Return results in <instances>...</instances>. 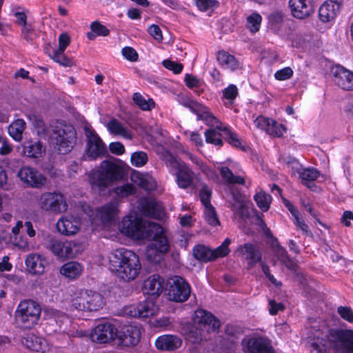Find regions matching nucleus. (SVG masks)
<instances>
[{"label": "nucleus", "instance_id": "nucleus-32", "mask_svg": "<svg viewBox=\"0 0 353 353\" xmlns=\"http://www.w3.org/2000/svg\"><path fill=\"white\" fill-rule=\"evenodd\" d=\"M106 127L112 134L119 135L127 139L132 138L131 132L116 119H110Z\"/></svg>", "mask_w": 353, "mask_h": 353}, {"label": "nucleus", "instance_id": "nucleus-20", "mask_svg": "<svg viewBox=\"0 0 353 353\" xmlns=\"http://www.w3.org/2000/svg\"><path fill=\"white\" fill-rule=\"evenodd\" d=\"M57 228L62 234L70 236L75 234L80 229L79 218L74 216H65L61 218L57 223Z\"/></svg>", "mask_w": 353, "mask_h": 353}, {"label": "nucleus", "instance_id": "nucleus-2", "mask_svg": "<svg viewBox=\"0 0 353 353\" xmlns=\"http://www.w3.org/2000/svg\"><path fill=\"white\" fill-rule=\"evenodd\" d=\"M124 172L121 166L116 163L105 160L99 168L91 170L88 174V181L92 189L101 194L105 191L112 182L121 179Z\"/></svg>", "mask_w": 353, "mask_h": 353}, {"label": "nucleus", "instance_id": "nucleus-17", "mask_svg": "<svg viewBox=\"0 0 353 353\" xmlns=\"http://www.w3.org/2000/svg\"><path fill=\"white\" fill-rule=\"evenodd\" d=\"M158 307L152 301L147 300L139 303L137 305H130L124 309V312L132 317L148 318L154 315Z\"/></svg>", "mask_w": 353, "mask_h": 353}, {"label": "nucleus", "instance_id": "nucleus-63", "mask_svg": "<svg viewBox=\"0 0 353 353\" xmlns=\"http://www.w3.org/2000/svg\"><path fill=\"white\" fill-rule=\"evenodd\" d=\"M271 122V119L266 118L262 115L259 116L254 120V123L258 128H260L263 130L267 132L268 128L270 125V123Z\"/></svg>", "mask_w": 353, "mask_h": 353}, {"label": "nucleus", "instance_id": "nucleus-34", "mask_svg": "<svg viewBox=\"0 0 353 353\" xmlns=\"http://www.w3.org/2000/svg\"><path fill=\"white\" fill-rule=\"evenodd\" d=\"M83 271V266L78 262L70 261L65 263L60 269V273L69 279L79 276Z\"/></svg>", "mask_w": 353, "mask_h": 353}, {"label": "nucleus", "instance_id": "nucleus-57", "mask_svg": "<svg viewBox=\"0 0 353 353\" xmlns=\"http://www.w3.org/2000/svg\"><path fill=\"white\" fill-rule=\"evenodd\" d=\"M76 245L72 241L63 242V257L62 258H72L76 255V250L74 248Z\"/></svg>", "mask_w": 353, "mask_h": 353}, {"label": "nucleus", "instance_id": "nucleus-47", "mask_svg": "<svg viewBox=\"0 0 353 353\" xmlns=\"http://www.w3.org/2000/svg\"><path fill=\"white\" fill-rule=\"evenodd\" d=\"M199 198L203 203L205 206L211 205L210 199L212 196V189L205 183H201L200 184Z\"/></svg>", "mask_w": 353, "mask_h": 353}, {"label": "nucleus", "instance_id": "nucleus-41", "mask_svg": "<svg viewBox=\"0 0 353 353\" xmlns=\"http://www.w3.org/2000/svg\"><path fill=\"white\" fill-rule=\"evenodd\" d=\"M132 100L134 103L142 110L150 111L155 106V103L150 98L145 99L139 92L133 94Z\"/></svg>", "mask_w": 353, "mask_h": 353}, {"label": "nucleus", "instance_id": "nucleus-50", "mask_svg": "<svg viewBox=\"0 0 353 353\" xmlns=\"http://www.w3.org/2000/svg\"><path fill=\"white\" fill-rule=\"evenodd\" d=\"M222 132L224 133L225 139L230 144L234 147H239L241 144L237 134L226 127H223Z\"/></svg>", "mask_w": 353, "mask_h": 353}, {"label": "nucleus", "instance_id": "nucleus-19", "mask_svg": "<svg viewBox=\"0 0 353 353\" xmlns=\"http://www.w3.org/2000/svg\"><path fill=\"white\" fill-rule=\"evenodd\" d=\"M142 221L133 216H125L119 225V230L125 235L139 239Z\"/></svg>", "mask_w": 353, "mask_h": 353}, {"label": "nucleus", "instance_id": "nucleus-7", "mask_svg": "<svg viewBox=\"0 0 353 353\" xmlns=\"http://www.w3.org/2000/svg\"><path fill=\"white\" fill-rule=\"evenodd\" d=\"M105 304L101 294L91 290H80L72 300L71 307L79 311H97Z\"/></svg>", "mask_w": 353, "mask_h": 353}, {"label": "nucleus", "instance_id": "nucleus-25", "mask_svg": "<svg viewBox=\"0 0 353 353\" xmlns=\"http://www.w3.org/2000/svg\"><path fill=\"white\" fill-rule=\"evenodd\" d=\"M22 153L24 156L31 159H38L42 157L46 150L41 141L38 140H28L22 144Z\"/></svg>", "mask_w": 353, "mask_h": 353}, {"label": "nucleus", "instance_id": "nucleus-44", "mask_svg": "<svg viewBox=\"0 0 353 353\" xmlns=\"http://www.w3.org/2000/svg\"><path fill=\"white\" fill-rule=\"evenodd\" d=\"M303 183L309 186L307 182L314 181L319 176V172L314 168H303L298 171Z\"/></svg>", "mask_w": 353, "mask_h": 353}, {"label": "nucleus", "instance_id": "nucleus-23", "mask_svg": "<svg viewBox=\"0 0 353 353\" xmlns=\"http://www.w3.org/2000/svg\"><path fill=\"white\" fill-rule=\"evenodd\" d=\"M164 280L159 274L149 276L143 283V290L145 294L155 297L158 296L163 290Z\"/></svg>", "mask_w": 353, "mask_h": 353}, {"label": "nucleus", "instance_id": "nucleus-48", "mask_svg": "<svg viewBox=\"0 0 353 353\" xmlns=\"http://www.w3.org/2000/svg\"><path fill=\"white\" fill-rule=\"evenodd\" d=\"M51 58L57 63L65 67H71L74 65L72 59L66 57L64 54V52L54 50Z\"/></svg>", "mask_w": 353, "mask_h": 353}, {"label": "nucleus", "instance_id": "nucleus-10", "mask_svg": "<svg viewBox=\"0 0 353 353\" xmlns=\"http://www.w3.org/2000/svg\"><path fill=\"white\" fill-rule=\"evenodd\" d=\"M17 176L26 185L39 188L46 181V177L37 170L29 166H23L17 172Z\"/></svg>", "mask_w": 353, "mask_h": 353}, {"label": "nucleus", "instance_id": "nucleus-33", "mask_svg": "<svg viewBox=\"0 0 353 353\" xmlns=\"http://www.w3.org/2000/svg\"><path fill=\"white\" fill-rule=\"evenodd\" d=\"M230 194L232 201H230V206L233 211L238 212L241 216H247L248 212L245 208L242 194L234 188H231Z\"/></svg>", "mask_w": 353, "mask_h": 353}, {"label": "nucleus", "instance_id": "nucleus-54", "mask_svg": "<svg viewBox=\"0 0 353 353\" xmlns=\"http://www.w3.org/2000/svg\"><path fill=\"white\" fill-rule=\"evenodd\" d=\"M90 29L97 36L105 37L110 34V30L98 21H95L90 24Z\"/></svg>", "mask_w": 353, "mask_h": 353}, {"label": "nucleus", "instance_id": "nucleus-29", "mask_svg": "<svg viewBox=\"0 0 353 353\" xmlns=\"http://www.w3.org/2000/svg\"><path fill=\"white\" fill-rule=\"evenodd\" d=\"M156 347L159 350H174L181 345V340L174 335H163L157 338Z\"/></svg>", "mask_w": 353, "mask_h": 353}, {"label": "nucleus", "instance_id": "nucleus-49", "mask_svg": "<svg viewBox=\"0 0 353 353\" xmlns=\"http://www.w3.org/2000/svg\"><path fill=\"white\" fill-rule=\"evenodd\" d=\"M262 18L260 14L253 13L247 18V28L252 32L259 30Z\"/></svg>", "mask_w": 353, "mask_h": 353}, {"label": "nucleus", "instance_id": "nucleus-15", "mask_svg": "<svg viewBox=\"0 0 353 353\" xmlns=\"http://www.w3.org/2000/svg\"><path fill=\"white\" fill-rule=\"evenodd\" d=\"M186 107L197 115L198 120L205 121L210 128H220L221 123L209 111V109L196 101H191L185 103Z\"/></svg>", "mask_w": 353, "mask_h": 353}, {"label": "nucleus", "instance_id": "nucleus-9", "mask_svg": "<svg viewBox=\"0 0 353 353\" xmlns=\"http://www.w3.org/2000/svg\"><path fill=\"white\" fill-rule=\"evenodd\" d=\"M168 295L169 299L182 303L188 299L190 295V286L186 281L180 276H174L168 281Z\"/></svg>", "mask_w": 353, "mask_h": 353}, {"label": "nucleus", "instance_id": "nucleus-22", "mask_svg": "<svg viewBox=\"0 0 353 353\" xmlns=\"http://www.w3.org/2000/svg\"><path fill=\"white\" fill-rule=\"evenodd\" d=\"M289 6L293 17L299 19L309 17L313 12L310 0H290Z\"/></svg>", "mask_w": 353, "mask_h": 353}, {"label": "nucleus", "instance_id": "nucleus-30", "mask_svg": "<svg viewBox=\"0 0 353 353\" xmlns=\"http://www.w3.org/2000/svg\"><path fill=\"white\" fill-rule=\"evenodd\" d=\"M118 213V203L111 201L101 208L99 216L103 223H110L117 219Z\"/></svg>", "mask_w": 353, "mask_h": 353}, {"label": "nucleus", "instance_id": "nucleus-11", "mask_svg": "<svg viewBox=\"0 0 353 353\" xmlns=\"http://www.w3.org/2000/svg\"><path fill=\"white\" fill-rule=\"evenodd\" d=\"M39 205L43 210L54 212H64L68 208L63 195L55 192L43 194L40 198Z\"/></svg>", "mask_w": 353, "mask_h": 353}, {"label": "nucleus", "instance_id": "nucleus-58", "mask_svg": "<svg viewBox=\"0 0 353 353\" xmlns=\"http://www.w3.org/2000/svg\"><path fill=\"white\" fill-rule=\"evenodd\" d=\"M292 74V69L290 67H286L276 71L274 74V77L279 81H284L290 79Z\"/></svg>", "mask_w": 353, "mask_h": 353}, {"label": "nucleus", "instance_id": "nucleus-61", "mask_svg": "<svg viewBox=\"0 0 353 353\" xmlns=\"http://www.w3.org/2000/svg\"><path fill=\"white\" fill-rule=\"evenodd\" d=\"M10 239L13 244L21 249H26L28 248V242L27 238L23 236L21 234L15 236H10Z\"/></svg>", "mask_w": 353, "mask_h": 353}, {"label": "nucleus", "instance_id": "nucleus-1", "mask_svg": "<svg viewBox=\"0 0 353 353\" xmlns=\"http://www.w3.org/2000/svg\"><path fill=\"white\" fill-rule=\"evenodd\" d=\"M110 268L118 277L125 281L134 280L139 274V256L132 251L120 248L109 255Z\"/></svg>", "mask_w": 353, "mask_h": 353}, {"label": "nucleus", "instance_id": "nucleus-42", "mask_svg": "<svg viewBox=\"0 0 353 353\" xmlns=\"http://www.w3.org/2000/svg\"><path fill=\"white\" fill-rule=\"evenodd\" d=\"M269 24L271 30L279 33L283 21V14L280 11H275L268 16Z\"/></svg>", "mask_w": 353, "mask_h": 353}, {"label": "nucleus", "instance_id": "nucleus-62", "mask_svg": "<svg viewBox=\"0 0 353 353\" xmlns=\"http://www.w3.org/2000/svg\"><path fill=\"white\" fill-rule=\"evenodd\" d=\"M123 56L130 61H136L138 59V54L137 51L132 47H124L122 49Z\"/></svg>", "mask_w": 353, "mask_h": 353}, {"label": "nucleus", "instance_id": "nucleus-4", "mask_svg": "<svg viewBox=\"0 0 353 353\" xmlns=\"http://www.w3.org/2000/svg\"><path fill=\"white\" fill-rule=\"evenodd\" d=\"M59 154L69 152L76 144L77 132L72 125L59 123L53 127L51 134Z\"/></svg>", "mask_w": 353, "mask_h": 353}, {"label": "nucleus", "instance_id": "nucleus-12", "mask_svg": "<svg viewBox=\"0 0 353 353\" xmlns=\"http://www.w3.org/2000/svg\"><path fill=\"white\" fill-rule=\"evenodd\" d=\"M192 321L204 329L206 332H217L221 325L219 320L214 315L203 309L194 312Z\"/></svg>", "mask_w": 353, "mask_h": 353}, {"label": "nucleus", "instance_id": "nucleus-28", "mask_svg": "<svg viewBox=\"0 0 353 353\" xmlns=\"http://www.w3.org/2000/svg\"><path fill=\"white\" fill-rule=\"evenodd\" d=\"M248 349L250 353H274L269 341L261 337L250 339Z\"/></svg>", "mask_w": 353, "mask_h": 353}, {"label": "nucleus", "instance_id": "nucleus-38", "mask_svg": "<svg viewBox=\"0 0 353 353\" xmlns=\"http://www.w3.org/2000/svg\"><path fill=\"white\" fill-rule=\"evenodd\" d=\"M223 128L221 126L220 128H209L206 130L204 133L205 141L214 145L222 146V139L224 136V133L222 132Z\"/></svg>", "mask_w": 353, "mask_h": 353}, {"label": "nucleus", "instance_id": "nucleus-51", "mask_svg": "<svg viewBox=\"0 0 353 353\" xmlns=\"http://www.w3.org/2000/svg\"><path fill=\"white\" fill-rule=\"evenodd\" d=\"M285 128L283 125L278 123L275 121L271 119V122L270 123V125L268 128L267 133L270 135L276 136V137H281L284 132H285Z\"/></svg>", "mask_w": 353, "mask_h": 353}, {"label": "nucleus", "instance_id": "nucleus-31", "mask_svg": "<svg viewBox=\"0 0 353 353\" xmlns=\"http://www.w3.org/2000/svg\"><path fill=\"white\" fill-rule=\"evenodd\" d=\"M185 332L187 339L193 343H199L205 339L206 331L193 321L186 326Z\"/></svg>", "mask_w": 353, "mask_h": 353}, {"label": "nucleus", "instance_id": "nucleus-55", "mask_svg": "<svg viewBox=\"0 0 353 353\" xmlns=\"http://www.w3.org/2000/svg\"><path fill=\"white\" fill-rule=\"evenodd\" d=\"M196 6L201 11H207L219 6V2L216 0H197Z\"/></svg>", "mask_w": 353, "mask_h": 353}, {"label": "nucleus", "instance_id": "nucleus-59", "mask_svg": "<svg viewBox=\"0 0 353 353\" xmlns=\"http://www.w3.org/2000/svg\"><path fill=\"white\" fill-rule=\"evenodd\" d=\"M163 65L168 70H172L174 74H179L183 70V65L167 59L163 61Z\"/></svg>", "mask_w": 353, "mask_h": 353}, {"label": "nucleus", "instance_id": "nucleus-64", "mask_svg": "<svg viewBox=\"0 0 353 353\" xmlns=\"http://www.w3.org/2000/svg\"><path fill=\"white\" fill-rule=\"evenodd\" d=\"M238 94V89L236 85L232 84L223 90V96L229 100H234Z\"/></svg>", "mask_w": 353, "mask_h": 353}, {"label": "nucleus", "instance_id": "nucleus-53", "mask_svg": "<svg viewBox=\"0 0 353 353\" xmlns=\"http://www.w3.org/2000/svg\"><path fill=\"white\" fill-rule=\"evenodd\" d=\"M114 192L121 197H125L134 194L136 192V188L132 184L127 183L117 187Z\"/></svg>", "mask_w": 353, "mask_h": 353}, {"label": "nucleus", "instance_id": "nucleus-60", "mask_svg": "<svg viewBox=\"0 0 353 353\" xmlns=\"http://www.w3.org/2000/svg\"><path fill=\"white\" fill-rule=\"evenodd\" d=\"M337 312L342 319L350 323L353 322V311L350 307L340 306L338 307Z\"/></svg>", "mask_w": 353, "mask_h": 353}, {"label": "nucleus", "instance_id": "nucleus-36", "mask_svg": "<svg viewBox=\"0 0 353 353\" xmlns=\"http://www.w3.org/2000/svg\"><path fill=\"white\" fill-rule=\"evenodd\" d=\"M169 248L170 245L168 239L163 233V234H160L159 236L154 239L153 242L148 247V254L150 256L152 254L151 252L154 251L160 253H165L169 250Z\"/></svg>", "mask_w": 353, "mask_h": 353}, {"label": "nucleus", "instance_id": "nucleus-5", "mask_svg": "<svg viewBox=\"0 0 353 353\" xmlns=\"http://www.w3.org/2000/svg\"><path fill=\"white\" fill-rule=\"evenodd\" d=\"M161 158L167 166L176 170V181L179 188L186 189L192 185L194 173L183 161L167 150L162 153Z\"/></svg>", "mask_w": 353, "mask_h": 353}, {"label": "nucleus", "instance_id": "nucleus-14", "mask_svg": "<svg viewBox=\"0 0 353 353\" xmlns=\"http://www.w3.org/2000/svg\"><path fill=\"white\" fill-rule=\"evenodd\" d=\"M117 336L114 325L110 323L98 324L91 332L90 339L93 342L106 343L114 340Z\"/></svg>", "mask_w": 353, "mask_h": 353}, {"label": "nucleus", "instance_id": "nucleus-6", "mask_svg": "<svg viewBox=\"0 0 353 353\" xmlns=\"http://www.w3.org/2000/svg\"><path fill=\"white\" fill-rule=\"evenodd\" d=\"M326 337L329 347L334 353H353V330L330 329Z\"/></svg>", "mask_w": 353, "mask_h": 353}, {"label": "nucleus", "instance_id": "nucleus-40", "mask_svg": "<svg viewBox=\"0 0 353 353\" xmlns=\"http://www.w3.org/2000/svg\"><path fill=\"white\" fill-rule=\"evenodd\" d=\"M193 256L198 261L202 262H208L213 261L212 250L203 245H197L193 249Z\"/></svg>", "mask_w": 353, "mask_h": 353}, {"label": "nucleus", "instance_id": "nucleus-37", "mask_svg": "<svg viewBox=\"0 0 353 353\" xmlns=\"http://www.w3.org/2000/svg\"><path fill=\"white\" fill-rule=\"evenodd\" d=\"M216 59L221 65L231 70H235L240 67V63L236 59L225 51H219Z\"/></svg>", "mask_w": 353, "mask_h": 353}, {"label": "nucleus", "instance_id": "nucleus-46", "mask_svg": "<svg viewBox=\"0 0 353 353\" xmlns=\"http://www.w3.org/2000/svg\"><path fill=\"white\" fill-rule=\"evenodd\" d=\"M204 217L205 220L208 223V224L212 226H216L220 225V221L218 219L216 210L212 205L205 207Z\"/></svg>", "mask_w": 353, "mask_h": 353}, {"label": "nucleus", "instance_id": "nucleus-26", "mask_svg": "<svg viewBox=\"0 0 353 353\" xmlns=\"http://www.w3.org/2000/svg\"><path fill=\"white\" fill-rule=\"evenodd\" d=\"M340 4L332 1L323 3L319 10V16L323 22H328L334 19L339 10Z\"/></svg>", "mask_w": 353, "mask_h": 353}, {"label": "nucleus", "instance_id": "nucleus-52", "mask_svg": "<svg viewBox=\"0 0 353 353\" xmlns=\"http://www.w3.org/2000/svg\"><path fill=\"white\" fill-rule=\"evenodd\" d=\"M148 162V155L144 152H135L131 155V163L134 166L141 167Z\"/></svg>", "mask_w": 353, "mask_h": 353}, {"label": "nucleus", "instance_id": "nucleus-27", "mask_svg": "<svg viewBox=\"0 0 353 353\" xmlns=\"http://www.w3.org/2000/svg\"><path fill=\"white\" fill-rule=\"evenodd\" d=\"M26 265L28 270L34 274H41L45 270L46 261L38 254L32 253L26 259Z\"/></svg>", "mask_w": 353, "mask_h": 353}, {"label": "nucleus", "instance_id": "nucleus-3", "mask_svg": "<svg viewBox=\"0 0 353 353\" xmlns=\"http://www.w3.org/2000/svg\"><path fill=\"white\" fill-rule=\"evenodd\" d=\"M41 312V307L37 302L32 300L22 301L15 312L17 323L24 330L31 329L38 323Z\"/></svg>", "mask_w": 353, "mask_h": 353}, {"label": "nucleus", "instance_id": "nucleus-18", "mask_svg": "<svg viewBox=\"0 0 353 353\" xmlns=\"http://www.w3.org/2000/svg\"><path fill=\"white\" fill-rule=\"evenodd\" d=\"M236 252L248 261V265L251 268L262 260V253L260 249L251 243L239 245Z\"/></svg>", "mask_w": 353, "mask_h": 353}, {"label": "nucleus", "instance_id": "nucleus-35", "mask_svg": "<svg viewBox=\"0 0 353 353\" xmlns=\"http://www.w3.org/2000/svg\"><path fill=\"white\" fill-rule=\"evenodd\" d=\"M220 174L225 183L226 184H239L244 185L245 180L244 176L241 175L235 174L228 167L219 168Z\"/></svg>", "mask_w": 353, "mask_h": 353}, {"label": "nucleus", "instance_id": "nucleus-8", "mask_svg": "<svg viewBox=\"0 0 353 353\" xmlns=\"http://www.w3.org/2000/svg\"><path fill=\"white\" fill-rule=\"evenodd\" d=\"M85 152L90 160L101 158L108 153L107 147L101 137L90 125H85Z\"/></svg>", "mask_w": 353, "mask_h": 353}, {"label": "nucleus", "instance_id": "nucleus-45", "mask_svg": "<svg viewBox=\"0 0 353 353\" xmlns=\"http://www.w3.org/2000/svg\"><path fill=\"white\" fill-rule=\"evenodd\" d=\"M254 201L257 206L263 212H267L270 208L271 196L263 192H260L254 195Z\"/></svg>", "mask_w": 353, "mask_h": 353}, {"label": "nucleus", "instance_id": "nucleus-43", "mask_svg": "<svg viewBox=\"0 0 353 353\" xmlns=\"http://www.w3.org/2000/svg\"><path fill=\"white\" fill-rule=\"evenodd\" d=\"M46 248L50 250L56 256L59 258L63 257V242L52 236H48L46 239Z\"/></svg>", "mask_w": 353, "mask_h": 353}, {"label": "nucleus", "instance_id": "nucleus-21", "mask_svg": "<svg viewBox=\"0 0 353 353\" xmlns=\"http://www.w3.org/2000/svg\"><path fill=\"white\" fill-rule=\"evenodd\" d=\"M271 248L275 256L288 269L296 272L298 269L297 264L290 258L286 250L279 243L277 239H273L271 242Z\"/></svg>", "mask_w": 353, "mask_h": 353}, {"label": "nucleus", "instance_id": "nucleus-24", "mask_svg": "<svg viewBox=\"0 0 353 353\" xmlns=\"http://www.w3.org/2000/svg\"><path fill=\"white\" fill-rule=\"evenodd\" d=\"M163 228L158 223L152 221H143L139 239L154 240L160 234H163Z\"/></svg>", "mask_w": 353, "mask_h": 353}, {"label": "nucleus", "instance_id": "nucleus-56", "mask_svg": "<svg viewBox=\"0 0 353 353\" xmlns=\"http://www.w3.org/2000/svg\"><path fill=\"white\" fill-rule=\"evenodd\" d=\"M311 353H326V346L323 339H317L310 343Z\"/></svg>", "mask_w": 353, "mask_h": 353}, {"label": "nucleus", "instance_id": "nucleus-13", "mask_svg": "<svg viewBox=\"0 0 353 353\" xmlns=\"http://www.w3.org/2000/svg\"><path fill=\"white\" fill-rule=\"evenodd\" d=\"M332 80L335 85L342 90L353 91V72L341 65H336L331 69Z\"/></svg>", "mask_w": 353, "mask_h": 353}, {"label": "nucleus", "instance_id": "nucleus-16", "mask_svg": "<svg viewBox=\"0 0 353 353\" xmlns=\"http://www.w3.org/2000/svg\"><path fill=\"white\" fill-rule=\"evenodd\" d=\"M141 328L138 325H124L118 334L117 338L120 345L125 347L135 346L140 341Z\"/></svg>", "mask_w": 353, "mask_h": 353}, {"label": "nucleus", "instance_id": "nucleus-39", "mask_svg": "<svg viewBox=\"0 0 353 353\" xmlns=\"http://www.w3.org/2000/svg\"><path fill=\"white\" fill-rule=\"evenodd\" d=\"M26 128V123L22 119L14 121L8 127V133L15 141H20L23 138V133Z\"/></svg>", "mask_w": 353, "mask_h": 353}]
</instances>
